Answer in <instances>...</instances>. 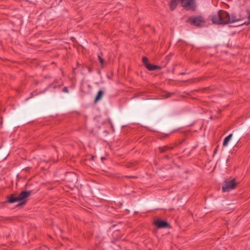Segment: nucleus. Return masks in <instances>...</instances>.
<instances>
[{
	"mask_svg": "<svg viewBox=\"0 0 250 250\" xmlns=\"http://www.w3.org/2000/svg\"><path fill=\"white\" fill-rule=\"evenodd\" d=\"M95 158V156H92V160H94Z\"/></svg>",
	"mask_w": 250,
	"mask_h": 250,
	"instance_id": "5701e85b",
	"label": "nucleus"
},
{
	"mask_svg": "<svg viewBox=\"0 0 250 250\" xmlns=\"http://www.w3.org/2000/svg\"><path fill=\"white\" fill-rule=\"evenodd\" d=\"M98 60L99 61V62H100L101 65L102 67L103 68L104 66V59H103L102 57L100 55H98Z\"/></svg>",
	"mask_w": 250,
	"mask_h": 250,
	"instance_id": "f8f14e48",
	"label": "nucleus"
},
{
	"mask_svg": "<svg viewBox=\"0 0 250 250\" xmlns=\"http://www.w3.org/2000/svg\"><path fill=\"white\" fill-rule=\"evenodd\" d=\"M237 183L235 182L234 178L230 180L226 179L222 183V190L223 192H228L233 190L236 187Z\"/></svg>",
	"mask_w": 250,
	"mask_h": 250,
	"instance_id": "20e7f679",
	"label": "nucleus"
},
{
	"mask_svg": "<svg viewBox=\"0 0 250 250\" xmlns=\"http://www.w3.org/2000/svg\"><path fill=\"white\" fill-rule=\"evenodd\" d=\"M178 2H180V1H170L169 5L171 10L172 11L176 8L178 4Z\"/></svg>",
	"mask_w": 250,
	"mask_h": 250,
	"instance_id": "9b49d317",
	"label": "nucleus"
},
{
	"mask_svg": "<svg viewBox=\"0 0 250 250\" xmlns=\"http://www.w3.org/2000/svg\"><path fill=\"white\" fill-rule=\"evenodd\" d=\"M188 22L191 25L201 27H203L205 24V20L204 18L201 16H192L188 18Z\"/></svg>",
	"mask_w": 250,
	"mask_h": 250,
	"instance_id": "7ed1b4c3",
	"label": "nucleus"
},
{
	"mask_svg": "<svg viewBox=\"0 0 250 250\" xmlns=\"http://www.w3.org/2000/svg\"><path fill=\"white\" fill-rule=\"evenodd\" d=\"M218 146H217L216 147V148L214 149V152H213V156L216 153L217 151V148H218Z\"/></svg>",
	"mask_w": 250,
	"mask_h": 250,
	"instance_id": "2eb2a0df",
	"label": "nucleus"
},
{
	"mask_svg": "<svg viewBox=\"0 0 250 250\" xmlns=\"http://www.w3.org/2000/svg\"><path fill=\"white\" fill-rule=\"evenodd\" d=\"M77 69V68H73V74H75V71Z\"/></svg>",
	"mask_w": 250,
	"mask_h": 250,
	"instance_id": "aec40b11",
	"label": "nucleus"
},
{
	"mask_svg": "<svg viewBox=\"0 0 250 250\" xmlns=\"http://www.w3.org/2000/svg\"><path fill=\"white\" fill-rule=\"evenodd\" d=\"M50 87H52V88H53L54 89H55L56 88V86H53V84H51L50 85Z\"/></svg>",
	"mask_w": 250,
	"mask_h": 250,
	"instance_id": "6ab92c4d",
	"label": "nucleus"
},
{
	"mask_svg": "<svg viewBox=\"0 0 250 250\" xmlns=\"http://www.w3.org/2000/svg\"><path fill=\"white\" fill-rule=\"evenodd\" d=\"M232 137V134H230L226 137L224 140L223 145L224 146H227L229 141L230 140Z\"/></svg>",
	"mask_w": 250,
	"mask_h": 250,
	"instance_id": "9d476101",
	"label": "nucleus"
},
{
	"mask_svg": "<svg viewBox=\"0 0 250 250\" xmlns=\"http://www.w3.org/2000/svg\"><path fill=\"white\" fill-rule=\"evenodd\" d=\"M88 72H89V73H91V68L90 67L88 68Z\"/></svg>",
	"mask_w": 250,
	"mask_h": 250,
	"instance_id": "412c9836",
	"label": "nucleus"
},
{
	"mask_svg": "<svg viewBox=\"0 0 250 250\" xmlns=\"http://www.w3.org/2000/svg\"><path fill=\"white\" fill-rule=\"evenodd\" d=\"M244 24H247V25H248V24H249L250 23H248V21H245V22H244Z\"/></svg>",
	"mask_w": 250,
	"mask_h": 250,
	"instance_id": "4be33fe9",
	"label": "nucleus"
},
{
	"mask_svg": "<svg viewBox=\"0 0 250 250\" xmlns=\"http://www.w3.org/2000/svg\"><path fill=\"white\" fill-rule=\"evenodd\" d=\"M209 18L213 23L227 24L239 21L241 19H244L245 18H241L233 14L229 15L226 11L220 10L217 13L210 15Z\"/></svg>",
	"mask_w": 250,
	"mask_h": 250,
	"instance_id": "f257e3e1",
	"label": "nucleus"
},
{
	"mask_svg": "<svg viewBox=\"0 0 250 250\" xmlns=\"http://www.w3.org/2000/svg\"><path fill=\"white\" fill-rule=\"evenodd\" d=\"M173 146H166L164 147H159L158 149L160 151V153H165L167 151H170L173 149Z\"/></svg>",
	"mask_w": 250,
	"mask_h": 250,
	"instance_id": "6e6552de",
	"label": "nucleus"
},
{
	"mask_svg": "<svg viewBox=\"0 0 250 250\" xmlns=\"http://www.w3.org/2000/svg\"><path fill=\"white\" fill-rule=\"evenodd\" d=\"M195 1H180L181 4L187 10H195L196 9Z\"/></svg>",
	"mask_w": 250,
	"mask_h": 250,
	"instance_id": "423d86ee",
	"label": "nucleus"
},
{
	"mask_svg": "<svg viewBox=\"0 0 250 250\" xmlns=\"http://www.w3.org/2000/svg\"><path fill=\"white\" fill-rule=\"evenodd\" d=\"M164 157L166 159H169V157L168 155H165Z\"/></svg>",
	"mask_w": 250,
	"mask_h": 250,
	"instance_id": "a211bd4d",
	"label": "nucleus"
},
{
	"mask_svg": "<svg viewBox=\"0 0 250 250\" xmlns=\"http://www.w3.org/2000/svg\"><path fill=\"white\" fill-rule=\"evenodd\" d=\"M181 75H184V74H185V73H181Z\"/></svg>",
	"mask_w": 250,
	"mask_h": 250,
	"instance_id": "b1692460",
	"label": "nucleus"
},
{
	"mask_svg": "<svg viewBox=\"0 0 250 250\" xmlns=\"http://www.w3.org/2000/svg\"><path fill=\"white\" fill-rule=\"evenodd\" d=\"M153 224L158 228H168L170 227V224L166 221L156 219L154 221Z\"/></svg>",
	"mask_w": 250,
	"mask_h": 250,
	"instance_id": "0eeeda50",
	"label": "nucleus"
},
{
	"mask_svg": "<svg viewBox=\"0 0 250 250\" xmlns=\"http://www.w3.org/2000/svg\"><path fill=\"white\" fill-rule=\"evenodd\" d=\"M62 91L63 92H65V93H68L69 92L68 91V88L67 87H64L62 90Z\"/></svg>",
	"mask_w": 250,
	"mask_h": 250,
	"instance_id": "4468645a",
	"label": "nucleus"
},
{
	"mask_svg": "<svg viewBox=\"0 0 250 250\" xmlns=\"http://www.w3.org/2000/svg\"><path fill=\"white\" fill-rule=\"evenodd\" d=\"M239 140H240L239 136L237 137L236 140H235V142H236V143H237L238 142Z\"/></svg>",
	"mask_w": 250,
	"mask_h": 250,
	"instance_id": "dca6fc26",
	"label": "nucleus"
},
{
	"mask_svg": "<svg viewBox=\"0 0 250 250\" xmlns=\"http://www.w3.org/2000/svg\"><path fill=\"white\" fill-rule=\"evenodd\" d=\"M101 159H102V160H104V158H103V157H102V158H101Z\"/></svg>",
	"mask_w": 250,
	"mask_h": 250,
	"instance_id": "a878e982",
	"label": "nucleus"
},
{
	"mask_svg": "<svg viewBox=\"0 0 250 250\" xmlns=\"http://www.w3.org/2000/svg\"><path fill=\"white\" fill-rule=\"evenodd\" d=\"M245 12L247 13V17L248 19V23H250V10H247Z\"/></svg>",
	"mask_w": 250,
	"mask_h": 250,
	"instance_id": "ddd939ff",
	"label": "nucleus"
},
{
	"mask_svg": "<svg viewBox=\"0 0 250 250\" xmlns=\"http://www.w3.org/2000/svg\"><path fill=\"white\" fill-rule=\"evenodd\" d=\"M104 92L103 90H100L98 91L97 95L94 100V103H96L99 101L101 100L104 95Z\"/></svg>",
	"mask_w": 250,
	"mask_h": 250,
	"instance_id": "1a4fd4ad",
	"label": "nucleus"
},
{
	"mask_svg": "<svg viewBox=\"0 0 250 250\" xmlns=\"http://www.w3.org/2000/svg\"><path fill=\"white\" fill-rule=\"evenodd\" d=\"M54 83H57V80L54 81Z\"/></svg>",
	"mask_w": 250,
	"mask_h": 250,
	"instance_id": "393cba45",
	"label": "nucleus"
},
{
	"mask_svg": "<svg viewBox=\"0 0 250 250\" xmlns=\"http://www.w3.org/2000/svg\"><path fill=\"white\" fill-rule=\"evenodd\" d=\"M173 94H172V93H167V97H171Z\"/></svg>",
	"mask_w": 250,
	"mask_h": 250,
	"instance_id": "f3484780",
	"label": "nucleus"
},
{
	"mask_svg": "<svg viewBox=\"0 0 250 250\" xmlns=\"http://www.w3.org/2000/svg\"><path fill=\"white\" fill-rule=\"evenodd\" d=\"M142 62L146 67L149 71H154L157 69H160L161 67L159 65H153L148 62V60L146 57L142 58Z\"/></svg>",
	"mask_w": 250,
	"mask_h": 250,
	"instance_id": "39448f33",
	"label": "nucleus"
},
{
	"mask_svg": "<svg viewBox=\"0 0 250 250\" xmlns=\"http://www.w3.org/2000/svg\"><path fill=\"white\" fill-rule=\"evenodd\" d=\"M31 191L23 190L18 195L16 193L11 194L6 196L5 203L14 204L18 202L17 207H22L26 204L28 198L31 195Z\"/></svg>",
	"mask_w": 250,
	"mask_h": 250,
	"instance_id": "f03ea898",
	"label": "nucleus"
}]
</instances>
